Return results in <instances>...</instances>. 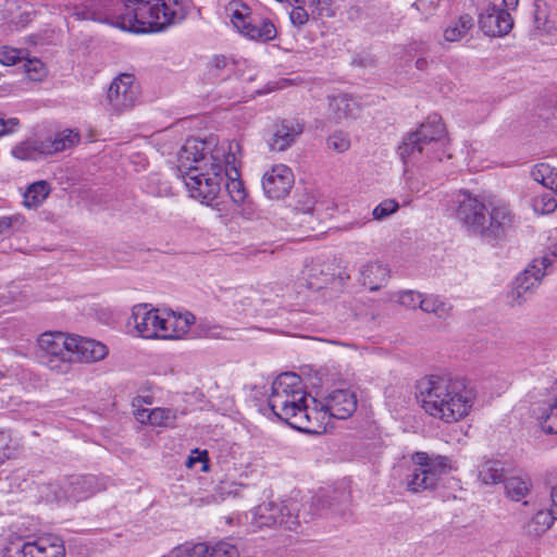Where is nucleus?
<instances>
[{"label":"nucleus","instance_id":"nucleus-56","mask_svg":"<svg viewBox=\"0 0 557 557\" xmlns=\"http://www.w3.org/2000/svg\"><path fill=\"white\" fill-rule=\"evenodd\" d=\"M550 499L552 508L549 510L553 511L555 519H557V484L552 487Z\"/></svg>","mask_w":557,"mask_h":557},{"label":"nucleus","instance_id":"nucleus-43","mask_svg":"<svg viewBox=\"0 0 557 557\" xmlns=\"http://www.w3.org/2000/svg\"><path fill=\"white\" fill-rule=\"evenodd\" d=\"M25 51L12 47L0 48V63L7 66L14 65L24 60Z\"/></svg>","mask_w":557,"mask_h":557},{"label":"nucleus","instance_id":"nucleus-26","mask_svg":"<svg viewBox=\"0 0 557 557\" xmlns=\"http://www.w3.org/2000/svg\"><path fill=\"white\" fill-rule=\"evenodd\" d=\"M237 162L238 154H236V161L232 162V164H225L223 162V175L227 178L225 189L228 196L233 202L240 205L245 201L247 193L243 181L239 178Z\"/></svg>","mask_w":557,"mask_h":557},{"label":"nucleus","instance_id":"nucleus-8","mask_svg":"<svg viewBox=\"0 0 557 557\" xmlns=\"http://www.w3.org/2000/svg\"><path fill=\"white\" fill-rule=\"evenodd\" d=\"M550 265L552 259L548 256L533 259L513 281L507 294L508 304L516 307L527 302L540 286Z\"/></svg>","mask_w":557,"mask_h":557},{"label":"nucleus","instance_id":"nucleus-22","mask_svg":"<svg viewBox=\"0 0 557 557\" xmlns=\"http://www.w3.org/2000/svg\"><path fill=\"white\" fill-rule=\"evenodd\" d=\"M72 364L74 362H96L108 355L104 344L91 338L72 336Z\"/></svg>","mask_w":557,"mask_h":557},{"label":"nucleus","instance_id":"nucleus-61","mask_svg":"<svg viewBox=\"0 0 557 557\" xmlns=\"http://www.w3.org/2000/svg\"><path fill=\"white\" fill-rule=\"evenodd\" d=\"M519 0H503V4L505 7L504 10H515L518 7Z\"/></svg>","mask_w":557,"mask_h":557},{"label":"nucleus","instance_id":"nucleus-20","mask_svg":"<svg viewBox=\"0 0 557 557\" xmlns=\"http://www.w3.org/2000/svg\"><path fill=\"white\" fill-rule=\"evenodd\" d=\"M283 393L284 389H278L276 396H270L269 407L277 418L289 424L309 397L305 391H296L294 395Z\"/></svg>","mask_w":557,"mask_h":557},{"label":"nucleus","instance_id":"nucleus-59","mask_svg":"<svg viewBox=\"0 0 557 557\" xmlns=\"http://www.w3.org/2000/svg\"><path fill=\"white\" fill-rule=\"evenodd\" d=\"M32 21V13L29 12H24L20 15V20L17 22V24H20L21 26H26L27 23H29Z\"/></svg>","mask_w":557,"mask_h":557},{"label":"nucleus","instance_id":"nucleus-41","mask_svg":"<svg viewBox=\"0 0 557 557\" xmlns=\"http://www.w3.org/2000/svg\"><path fill=\"white\" fill-rule=\"evenodd\" d=\"M238 548L227 541H220L213 545L207 544L206 557H238Z\"/></svg>","mask_w":557,"mask_h":557},{"label":"nucleus","instance_id":"nucleus-29","mask_svg":"<svg viewBox=\"0 0 557 557\" xmlns=\"http://www.w3.org/2000/svg\"><path fill=\"white\" fill-rule=\"evenodd\" d=\"M537 420L543 432L557 434V396L539 409Z\"/></svg>","mask_w":557,"mask_h":557},{"label":"nucleus","instance_id":"nucleus-9","mask_svg":"<svg viewBox=\"0 0 557 557\" xmlns=\"http://www.w3.org/2000/svg\"><path fill=\"white\" fill-rule=\"evenodd\" d=\"M231 22L244 37L256 41H270L276 37V27L268 18L251 16L250 9L242 2L230 3Z\"/></svg>","mask_w":557,"mask_h":557},{"label":"nucleus","instance_id":"nucleus-46","mask_svg":"<svg viewBox=\"0 0 557 557\" xmlns=\"http://www.w3.org/2000/svg\"><path fill=\"white\" fill-rule=\"evenodd\" d=\"M234 67L235 63L224 55H215L210 62V69L214 71L215 75H220L224 72L230 74L234 71Z\"/></svg>","mask_w":557,"mask_h":557},{"label":"nucleus","instance_id":"nucleus-39","mask_svg":"<svg viewBox=\"0 0 557 557\" xmlns=\"http://www.w3.org/2000/svg\"><path fill=\"white\" fill-rule=\"evenodd\" d=\"M24 73L32 82H42L47 76L45 64L37 58L23 60Z\"/></svg>","mask_w":557,"mask_h":557},{"label":"nucleus","instance_id":"nucleus-64","mask_svg":"<svg viewBox=\"0 0 557 557\" xmlns=\"http://www.w3.org/2000/svg\"><path fill=\"white\" fill-rule=\"evenodd\" d=\"M162 557H168L166 555L162 556Z\"/></svg>","mask_w":557,"mask_h":557},{"label":"nucleus","instance_id":"nucleus-6","mask_svg":"<svg viewBox=\"0 0 557 557\" xmlns=\"http://www.w3.org/2000/svg\"><path fill=\"white\" fill-rule=\"evenodd\" d=\"M72 336L62 332H46L38 338L37 358L39 362L60 374L72 368Z\"/></svg>","mask_w":557,"mask_h":557},{"label":"nucleus","instance_id":"nucleus-5","mask_svg":"<svg viewBox=\"0 0 557 557\" xmlns=\"http://www.w3.org/2000/svg\"><path fill=\"white\" fill-rule=\"evenodd\" d=\"M414 467L405 479V485L411 493L434 490L442 475L450 469L449 459L445 456L430 457L428 453L418 451L412 456Z\"/></svg>","mask_w":557,"mask_h":557},{"label":"nucleus","instance_id":"nucleus-50","mask_svg":"<svg viewBox=\"0 0 557 557\" xmlns=\"http://www.w3.org/2000/svg\"><path fill=\"white\" fill-rule=\"evenodd\" d=\"M20 125V121L16 117H10L4 120L0 117V136L14 133Z\"/></svg>","mask_w":557,"mask_h":557},{"label":"nucleus","instance_id":"nucleus-21","mask_svg":"<svg viewBox=\"0 0 557 557\" xmlns=\"http://www.w3.org/2000/svg\"><path fill=\"white\" fill-rule=\"evenodd\" d=\"M324 408L329 416L336 419H347L357 409V395L350 388H337L329 393L324 399Z\"/></svg>","mask_w":557,"mask_h":557},{"label":"nucleus","instance_id":"nucleus-40","mask_svg":"<svg viewBox=\"0 0 557 557\" xmlns=\"http://www.w3.org/2000/svg\"><path fill=\"white\" fill-rule=\"evenodd\" d=\"M149 417L150 424L160 428L173 426L176 420V413L169 408H154L150 410Z\"/></svg>","mask_w":557,"mask_h":557},{"label":"nucleus","instance_id":"nucleus-2","mask_svg":"<svg viewBox=\"0 0 557 557\" xmlns=\"http://www.w3.org/2000/svg\"><path fill=\"white\" fill-rule=\"evenodd\" d=\"M417 389L423 410L445 423L465 419L476 397L474 388L459 377L430 375L418 382Z\"/></svg>","mask_w":557,"mask_h":557},{"label":"nucleus","instance_id":"nucleus-32","mask_svg":"<svg viewBox=\"0 0 557 557\" xmlns=\"http://www.w3.org/2000/svg\"><path fill=\"white\" fill-rule=\"evenodd\" d=\"M50 194V185L46 181L33 183L24 193V205L28 208H37Z\"/></svg>","mask_w":557,"mask_h":557},{"label":"nucleus","instance_id":"nucleus-17","mask_svg":"<svg viewBox=\"0 0 557 557\" xmlns=\"http://www.w3.org/2000/svg\"><path fill=\"white\" fill-rule=\"evenodd\" d=\"M294 174L285 164H275L262 176V188L270 199L286 197L294 186Z\"/></svg>","mask_w":557,"mask_h":557},{"label":"nucleus","instance_id":"nucleus-60","mask_svg":"<svg viewBox=\"0 0 557 557\" xmlns=\"http://www.w3.org/2000/svg\"><path fill=\"white\" fill-rule=\"evenodd\" d=\"M143 403L151 404V397H149V396H147V397L137 396L133 400V407H139Z\"/></svg>","mask_w":557,"mask_h":557},{"label":"nucleus","instance_id":"nucleus-13","mask_svg":"<svg viewBox=\"0 0 557 557\" xmlns=\"http://www.w3.org/2000/svg\"><path fill=\"white\" fill-rule=\"evenodd\" d=\"M137 99V88L131 74H121L111 83L108 94L107 110L112 114H120L131 109Z\"/></svg>","mask_w":557,"mask_h":557},{"label":"nucleus","instance_id":"nucleus-12","mask_svg":"<svg viewBox=\"0 0 557 557\" xmlns=\"http://www.w3.org/2000/svg\"><path fill=\"white\" fill-rule=\"evenodd\" d=\"M7 554V557H65V546L60 536L46 534L34 542L13 544Z\"/></svg>","mask_w":557,"mask_h":557},{"label":"nucleus","instance_id":"nucleus-54","mask_svg":"<svg viewBox=\"0 0 557 557\" xmlns=\"http://www.w3.org/2000/svg\"><path fill=\"white\" fill-rule=\"evenodd\" d=\"M21 221L20 216H1L0 218V234L5 233L13 225Z\"/></svg>","mask_w":557,"mask_h":557},{"label":"nucleus","instance_id":"nucleus-62","mask_svg":"<svg viewBox=\"0 0 557 557\" xmlns=\"http://www.w3.org/2000/svg\"><path fill=\"white\" fill-rule=\"evenodd\" d=\"M5 450H10L9 447H7L2 453H0V463H2L5 459L10 458V454Z\"/></svg>","mask_w":557,"mask_h":557},{"label":"nucleus","instance_id":"nucleus-49","mask_svg":"<svg viewBox=\"0 0 557 557\" xmlns=\"http://www.w3.org/2000/svg\"><path fill=\"white\" fill-rule=\"evenodd\" d=\"M547 173H552V166L545 163L536 164L531 171V177L539 184H543Z\"/></svg>","mask_w":557,"mask_h":557},{"label":"nucleus","instance_id":"nucleus-25","mask_svg":"<svg viewBox=\"0 0 557 557\" xmlns=\"http://www.w3.org/2000/svg\"><path fill=\"white\" fill-rule=\"evenodd\" d=\"M329 109L336 121L356 117L359 113V103L352 97L341 94L329 97Z\"/></svg>","mask_w":557,"mask_h":557},{"label":"nucleus","instance_id":"nucleus-30","mask_svg":"<svg viewBox=\"0 0 557 557\" xmlns=\"http://www.w3.org/2000/svg\"><path fill=\"white\" fill-rule=\"evenodd\" d=\"M472 26L473 18L469 14H463L444 29V38L448 42H456L463 38Z\"/></svg>","mask_w":557,"mask_h":557},{"label":"nucleus","instance_id":"nucleus-14","mask_svg":"<svg viewBox=\"0 0 557 557\" xmlns=\"http://www.w3.org/2000/svg\"><path fill=\"white\" fill-rule=\"evenodd\" d=\"M164 310L150 308L148 304L135 305L128 324L133 323L139 336L147 339L161 337Z\"/></svg>","mask_w":557,"mask_h":557},{"label":"nucleus","instance_id":"nucleus-63","mask_svg":"<svg viewBox=\"0 0 557 557\" xmlns=\"http://www.w3.org/2000/svg\"><path fill=\"white\" fill-rule=\"evenodd\" d=\"M4 443V433L0 431V444Z\"/></svg>","mask_w":557,"mask_h":557},{"label":"nucleus","instance_id":"nucleus-45","mask_svg":"<svg viewBox=\"0 0 557 557\" xmlns=\"http://www.w3.org/2000/svg\"><path fill=\"white\" fill-rule=\"evenodd\" d=\"M424 296L414 290H403L398 294V301L401 306L410 309L421 308Z\"/></svg>","mask_w":557,"mask_h":557},{"label":"nucleus","instance_id":"nucleus-37","mask_svg":"<svg viewBox=\"0 0 557 557\" xmlns=\"http://www.w3.org/2000/svg\"><path fill=\"white\" fill-rule=\"evenodd\" d=\"M479 478L484 484H497L504 479L503 465L497 460H487L479 467Z\"/></svg>","mask_w":557,"mask_h":557},{"label":"nucleus","instance_id":"nucleus-10","mask_svg":"<svg viewBox=\"0 0 557 557\" xmlns=\"http://www.w3.org/2000/svg\"><path fill=\"white\" fill-rule=\"evenodd\" d=\"M487 218L483 239H503L513 228L517 216L507 201L497 196H487Z\"/></svg>","mask_w":557,"mask_h":557},{"label":"nucleus","instance_id":"nucleus-35","mask_svg":"<svg viewBox=\"0 0 557 557\" xmlns=\"http://www.w3.org/2000/svg\"><path fill=\"white\" fill-rule=\"evenodd\" d=\"M13 156L20 160H35L40 154H46L42 140H26L14 147Z\"/></svg>","mask_w":557,"mask_h":557},{"label":"nucleus","instance_id":"nucleus-44","mask_svg":"<svg viewBox=\"0 0 557 557\" xmlns=\"http://www.w3.org/2000/svg\"><path fill=\"white\" fill-rule=\"evenodd\" d=\"M399 208V205L394 199H385L373 209L374 220H384L391 214L395 213Z\"/></svg>","mask_w":557,"mask_h":557},{"label":"nucleus","instance_id":"nucleus-18","mask_svg":"<svg viewBox=\"0 0 557 557\" xmlns=\"http://www.w3.org/2000/svg\"><path fill=\"white\" fill-rule=\"evenodd\" d=\"M479 26L486 36L502 37L511 30L513 20L508 11L488 3L479 14Z\"/></svg>","mask_w":557,"mask_h":557},{"label":"nucleus","instance_id":"nucleus-16","mask_svg":"<svg viewBox=\"0 0 557 557\" xmlns=\"http://www.w3.org/2000/svg\"><path fill=\"white\" fill-rule=\"evenodd\" d=\"M104 488V482L92 474L71 475L60 485V492L57 493V498L59 500L67 499L79 502L89 498L95 493Z\"/></svg>","mask_w":557,"mask_h":557},{"label":"nucleus","instance_id":"nucleus-57","mask_svg":"<svg viewBox=\"0 0 557 557\" xmlns=\"http://www.w3.org/2000/svg\"><path fill=\"white\" fill-rule=\"evenodd\" d=\"M430 61L425 57H420L416 60L414 66L419 71H426L429 69Z\"/></svg>","mask_w":557,"mask_h":557},{"label":"nucleus","instance_id":"nucleus-4","mask_svg":"<svg viewBox=\"0 0 557 557\" xmlns=\"http://www.w3.org/2000/svg\"><path fill=\"white\" fill-rule=\"evenodd\" d=\"M448 138L442 117L430 115L418 129L407 134L398 146V156L405 165L422 162L424 158L442 162L450 158L446 153Z\"/></svg>","mask_w":557,"mask_h":557},{"label":"nucleus","instance_id":"nucleus-42","mask_svg":"<svg viewBox=\"0 0 557 557\" xmlns=\"http://www.w3.org/2000/svg\"><path fill=\"white\" fill-rule=\"evenodd\" d=\"M207 544L197 543L194 545H182L173 548L168 557H206Z\"/></svg>","mask_w":557,"mask_h":557},{"label":"nucleus","instance_id":"nucleus-27","mask_svg":"<svg viewBox=\"0 0 557 557\" xmlns=\"http://www.w3.org/2000/svg\"><path fill=\"white\" fill-rule=\"evenodd\" d=\"M81 135L73 129H64L57 133L53 137L42 140L46 148V154H53L66 149L73 148L78 145Z\"/></svg>","mask_w":557,"mask_h":557},{"label":"nucleus","instance_id":"nucleus-23","mask_svg":"<svg viewBox=\"0 0 557 557\" xmlns=\"http://www.w3.org/2000/svg\"><path fill=\"white\" fill-rule=\"evenodd\" d=\"M196 318L193 313L186 311L176 313L172 310H164L162 332L160 339H178L186 335Z\"/></svg>","mask_w":557,"mask_h":557},{"label":"nucleus","instance_id":"nucleus-24","mask_svg":"<svg viewBox=\"0 0 557 557\" xmlns=\"http://www.w3.org/2000/svg\"><path fill=\"white\" fill-rule=\"evenodd\" d=\"M361 283L370 290H377L384 286L389 278V269L379 262H368L360 269Z\"/></svg>","mask_w":557,"mask_h":557},{"label":"nucleus","instance_id":"nucleus-38","mask_svg":"<svg viewBox=\"0 0 557 557\" xmlns=\"http://www.w3.org/2000/svg\"><path fill=\"white\" fill-rule=\"evenodd\" d=\"M556 195L557 193L553 191H544L535 195L531 200L533 210L540 214H549L554 212L557 208Z\"/></svg>","mask_w":557,"mask_h":557},{"label":"nucleus","instance_id":"nucleus-19","mask_svg":"<svg viewBox=\"0 0 557 557\" xmlns=\"http://www.w3.org/2000/svg\"><path fill=\"white\" fill-rule=\"evenodd\" d=\"M305 124L299 119H283L273 125V134L269 139L272 151H284L296 143L304 133Z\"/></svg>","mask_w":557,"mask_h":557},{"label":"nucleus","instance_id":"nucleus-52","mask_svg":"<svg viewBox=\"0 0 557 557\" xmlns=\"http://www.w3.org/2000/svg\"><path fill=\"white\" fill-rule=\"evenodd\" d=\"M547 191L557 193V170L552 168V173H547L545 181L542 184Z\"/></svg>","mask_w":557,"mask_h":557},{"label":"nucleus","instance_id":"nucleus-47","mask_svg":"<svg viewBox=\"0 0 557 557\" xmlns=\"http://www.w3.org/2000/svg\"><path fill=\"white\" fill-rule=\"evenodd\" d=\"M327 146L337 152H344L349 148L350 140L347 134L336 132L327 138Z\"/></svg>","mask_w":557,"mask_h":557},{"label":"nucleus","instance_id":"nucleus-3","mask_svg":"<svg viewBox=\"0 0 557 557\" xmlns=\"http://www.w3.org/2000/svg\"><path fill=\"white\" fill-rule=\"evenodd\" d=\"M186 17L181 0H122L112 23L133 33L159 32Z\"/></svg>","mask_w":557,"mask_h":557},{"label":"nucleus","instance_id":"nucleus-48","mask_svg":"<svg viewBox=\"0 0 557 557\" xmlns=\"http://www.w3.org/2000/svg\"><path fill=\"white\" fill-rule=\"evenodd\" d=\"M441 0H416L414 8L425 17L433 15Z\"/></svg>","mask_w":557,"mask_h":557},{"label":"nucleus","instance_id":"nucleus-55","mask_svg":"<svg viewBox=\"0 0 557 557\" xmlns=\"http://www.w3.org/2000/svg\"><path fill=\"white\" fill-rule=\"evenodd\" d=\"M135 408L136 409L134 411V414H135L136 420L140 423H149L150 424V417H149L150 410L139 408V407H135Z\"/></svg>","mask_w":557,"mask_h":557},{"label":"nucleus","instance_id":"nucleus-7","mask_svg":"<svg viewBox=\"0 0 557 557\" xmlns=\"http://www.w3.org/2000/svg\"><path fill=\"white\" fill-rule=\"evenodd\" d=\"M298 503L295 500L263 503L251 511V524L258 529L284 527L295 531L299 527Z\"/></svg>","mask_w":557,"mask_h":557},{"label":"nucleus","instance_id":"nucleus-51","mask_svg":"<svg viewBox=\"0 0 557 557\" xmlns=\"http://www.w3.org/2000/svg\"><path fill=\"white\" fill-rule=\"evenodd\" d=\"M289 17L295 26H302L308 22V13L301 7L295 8Z\"/></svg>","mask_w":557,"mask_h":557},{"label":"nucleus","instance_id":"nucleus-28","mask_svg":"<svg viewBox=\"0 0 557 557\" xmlns=\"http://www.w3.org/2000/svg\"><path fill=\"white\" fill-rule=\"evenodd\" d=\"M531 486V479L528 475L510 476L505 481L506 494L515 502L523 499L530 493Z\"/></svg>","mask_w":557,"mask_h":557},{"label":"nucleus","instance_id":"nucleus-11","mask_svg":"<svg viewBox=\"0 0 557 557\" xmlns=\"http://www.w3.org/2000/svg\"><path fill=\"white\" fill-rule=\"evenodd\" d=\"M487 196L476 197L469 193L462 194V199L458 200L456 215L458 220L468 228L469 232L483 238L485 223L487 218Z\"/></svg>","mask_w":557,"mask_h":557},{"label":"nucleus","instance_id":"nucleus-58","mask_svg":"<svg viewBox=\"0 0 557 557\" xmlns=\"http://www.w3.org/2000/svg\"><path fill=\"white\" fill-rule=\"evenodd\" d=\"M410 51H414L416 53H425L428 51L426 45L424 42H413L410 46Z\"/></svg>","mask_w":557,"mask_h":557},{"label":"nucleus","instance_id":"nucleus-36","mask_svg":"<svg viewBox=\"0 0 557 557\" xmlns=\"http://www.w3.org/2000/svg\"><path fill=\"white\" fill-rule=\"evenodd\" d=\"M58 10L64 18L73 17L75 21L96 20V13L84 4L72 3L71 1L60 3Z\"/></svg>","mask_w":557,"mask_h":557},{"label":"nucleus","instance_id":"nucleus-33","mask_svg":"<svg viewBox=\"0 0 557 557\" xmlns=\"http://www.w3.org/2000/svg\"><path fill=\"white\" fill-rule=\"evenodd\" d=\"M554 520L556 519L553 511L540 509L528 522L525 527L527 532L530 535L540 536L552 527Z\"/></svg>","mask_w":557,"mask_h":557},{"label":"nucleus","instance_id":"nucleus-34","mask_svg":"<svg viewBox=\"0 0 557 557\" xmlns=\"http://www.w3.org/2000/svg\"><path fill=\"white\" fill-rule=\"evenodd\" d=\"M426 313H433L436 318L445 320L451 313V305L441 299L438 296H424L421 308Z\"/></svg>","mask_w":557,"mask_h":557},{"label":"nucleus","instance_id":"nucleus-15","mask_svg":"<svg viewBox=\"0 0 557 557\" xmlns=\"http://www.w3.org/2000/svg\"><path fill=\"white\" fill-rule=\"evenodd\" d=\"M331 418L324 408V403L318 407L314 398H309L300 408L289 425L305 433L320 434L325 431L327 420Z\"/></svg>","mask_w":557,"mask_h":557},{"label":"nucleus","instance_id":"nucleus-53","mask_svg":"<svg viewBox=\"0 0 557 557\" xmlns=\"http://www.w3.org/2000/svg\"><path fill=\"white\" fill-rule=\"evenodd\" d=\"M196 462H201L202 466H201V471H207L209 466H208V458H207V451H202V453H198V456L195 458V457H189L188 460L186 461V466L188 468H191L194 467V465Z\"/></svg>","mask_w":557,"mask_h":557},{"label":"nucleus","instance_id":"nucleus-1","mask_svg":"<svg viewBox=\"0 0 557 557\" xmlns=\"http://www.w3.org/2000/svg\"><path fill=\"white\" fill-rule=\"evenodd\" d=\"M240 151L242 146L236 140L218 144L214 137L188 138L177 153V170L189 196L213 206L221 191L223 162L232 164Z\"/></svg>","mask_w":557,"mask_h":557},{"label":"nucleus","instance_id":"nucleus-31","mask_svg":"<svg viewBox=\"0 0 557 557\" xmlns=\"http://www.w3.org/2000/svg\"><path fill=\"white\" fill-rule=\"evenodd\" d=\"M278 389H284L285 395H294L296 391H304L300 377L292 372L282 373L272 383L270 396H276Z\"/></svg>","mask_w":557,"mask_h":557}]
</instances>
